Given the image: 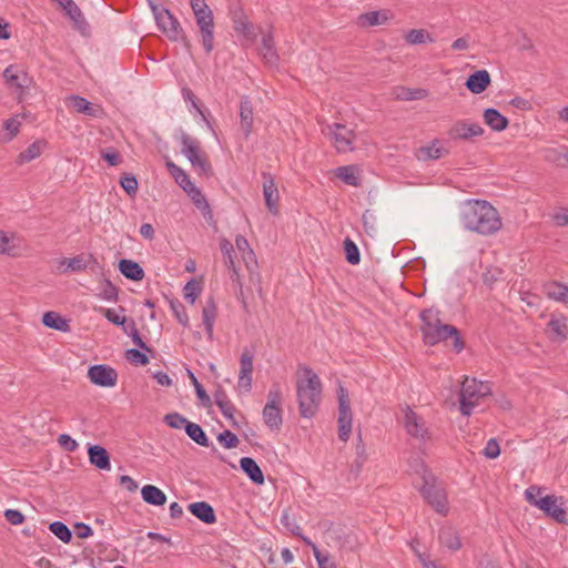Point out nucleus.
<instances>
[{
  "instance_id": "obj_1",
  "label": "nucleus",
  "mask_w": 568,
  "mask_h": 568,
  "mask_svg": "<svg viewBox=\"0 0 568 568\" xmlns=\"http://www.w3.org/2000/svg\"><path fill=\"white\" fill-rule=\"evenodd\" d=\"M460 219L465 229L480 235H491L501 227L498 211L485 200L467 201L462 209Z\"/></svg>"
},
{
  "instance_id": "obj_2",
  "label": "nucleus",
  "mask_w": 568,
  "mask_h": 568,
  "mask_svg": "<svg viewBox=\"0 0 568 568\" xmlns=\"http://www.w3.org/2000/svg\"><path fill=\"white\" fill-rule=\"evenodd\" d=\"M439 314L440 312L435 308H427L420 312L419 318L423 323L420 331L424 343L434 346L452 338L455 352L460 353L465 347V343L459 331L450 324H443Z\"/></svg>"
},
{
  "instance_id": "obj_3",
  "label": "nucleus",
  "mask_w": 568,
  "mask_h": 568,
  "mask_svg": "<svg viewBox=\"0 0 568 568\" xmlns=\"http://www.w3.org/2000/svg\"><path fill=\"white\" fill-rule=\"evenodd\" d=\"M303 376L296 381V397L300 415L312 418L317 413L323 393V384L318 375L308 366L300 367Z\"/></svg>"
},
{
  "instance_id": "obj_4",
  "label": "nucleus",
  "mask_w": 568,
  "mask_h": 568,
  "mask_svg": "<svg viewBox=\"0 0 568 568\" xmlns=\"http://www.w3.org/2000/svg\"><path fill=\"white\" fill-rule=\"evenodd\" d=\"M490 392L491 389L488 383L466 377L459 393L462 414L469 416L474 407L478 404V400L488 396Z\"/></svg>"
},
{
  "instance_id": "obj_5",
  "label": "nucleus",
  "mask_w": 568,
  "mask_h": 568,
  "mask_svg": "<svg viewBox=\"0 0 568 568\" xmlns=\"http://www.w3.org/2000/svg\"><path fill=\"white\" fill-rule=\"evenodd\" d=\"M422 480L423 485L420 486L419 491L424 499L435 509L436 513L446 516L449 508L445 489L437 484L434 475L427 469H424Z\"/></svg>"
},
{
  "instance_id": "obj_6",
  "label": "nucleus",
  "mask_w": 568,
  "mask_h": 568,
  "mask_svg": "<svg viewBox=\"0 0 568 568\" xmlns=\"http://www.w3.org/2000/svg\"><path fill=\"white\" fill-rule=\"evenodd\" d=\"M196 24L202 36V44L206 53H210L213 45L214 20L213 12L206 4L205 0H190Z\"/></svg>"
},
{
  "instance_id": "obj_7",
  "label": "nucleus",
  "mask_w": 568,
  "mask_h": 568,
  "mask_svg": "<svg viewBox=\"0 0 568 568\" xmlns=\"http://www.w3.org/2000/svg\"><path fill=\"white\" fill-rule=\"evenodd\" d=\"M181 143L182 153L189 159L193 168L197 170L200 174L209 176L212 173V166L206 155L201 151L200 141L182 132Z\"/></svg>"
},
{
  "instance_id": "obj_8",
  "label": "nucleus",
  "mask_w": 568,
  "mask_h": 568,
  "mask_svg": "<svg viewBox=\"0 0 568 568\" xmlns=\"http://www.w3.org/2000/svg\"><path fill=\"white\" fill-rule=\"evenodd\" d=\"M282 392L278 384H273L267 393V402L263 408V419L271 430H280L283 424Z\"/></svg>"
},
{
  "instance_id": "obj_9",
  "label": "nucleus",
  "mask_w": 568,
  "mask_h": 568,
  "mask_svg": "<svg viewBox=\"0 0 568 568\" xmlns=\"http://www.w3.org/2000/svg\"><path fill=\"white\" fill-rule=\"evenodd\" d=\"M338 438L347 442L352 432L353 414L351 409V402L348 390L343 385L338 386Z\"/></svg>"
},
{
  "instance_id": "obj_10",
  "label": "nucleus",
  "mask_w": 568,
  "mask_h": 568,
  "mask_svg": "<svg viewBox=\"0 0 568 568\" xmlns=\"http://www.w3.org/2000/svg\"><path fill=\"white\" fill-rule=\"evenodd\" d=\"M154 14L159 28L171 39L176 41L180 38L182 29L179 21L164 7L156 6L152 0H148Z\"/></svg>"
},
{
  "instance_id": "obj_11",
  "label": "nucleus",
  "mask_w": 568,
  "mask_h": 568,
  "mask_svg": "<svg viewBox=\"0 0 568 568\" xmlns=\"http://www.w3.org/2000/svg\"><path fill=\"white\" fill-rule=\"evenodd\" d=\"M327 134L331 141L334 143L337 152H348L354 149L353 144L355 134L351 129L346 128L344 124L334 123L327 125Z\"/></svg>"
},
{
  "instance_id": "obj_12",
  "label": "nucleus",
  "mask_w": 568,
  "mask_h": 568,
  "mask_svg": "<svg viewBox=\"0 0 568 568\" xmlns=\"http://www.w3.org/2000/svg\"><path fill=\"white\" fill-rule=\"evenodd\" d=\"M484 132L483 126L478 123L470 122L469 120H458L452 124L447 135L453 141H470L474 138L481 136Z\"/></svg>"
},
{
  "instance_id": "obj_13",
  "label": "nucleus",
  "mask_w": 568,
  "mask_h": 568,
  "mask_svg": "<svg viewBox=\"0 0 568 568\" xmlns=\"http://www.w3.org/2000/svg\"><path fill=\"white\" fill-rule=\"evenodd\" d=\"M562 497H558L556 495H547L545 497H540L538 503H536V507L542 510L548 517L555 519L559 524H566L567 513L562 508Z\"/></svg>"
},
{
  "instance_id": "obj_14",
  "label": "nucleus",
  "mask_w": 568,
  "mask_h": 568,
  "mask_svg": "<svg viewBox=\"0 0 568 568\" xmlns=\"http://www.w3.org/2000/svg\"><path fill=\"white\" fill-rule=\"evenodd\" d=\"M88 378L97 386L113 387L118 382V373L109 365L97 364L89 367Z\"/></svg>"
},
{
  "instance_id": "obj_15",
  "label": "nucleus",
  "mask_w": 568,
  "mask_h": 568,
  "mask_svg": "<svg viewBox=\"0 0 568 568\" xmlns=\"http://www.w3.org/2000/svg\"><path fill=\"white\" fill-rule=\"evenodd\" d=\"M254 351L244 348L240 357L239 387L250 392L252 388Z\"/></svg>"
},
{
  "instance_id": "obj_16",
  "label": "nucleus",
  "mask_w": 568,
  "mask_h": 568,
  "mask_svg": "<svg viewBox=\"0 0 568 568\" xmlns=\"http://www.w3.org/2000/svg\"><path fill=\"white\" fill-rule=\"evenodd\" d=\"M263 176V193L265 197V204L268 209V211L276 215L278 213L277 209V202L280 199V193L277 190V186L275 184V181L272 176V174L264 172L262 174Z\"/></svg>"
},
{
  "instance_id": "obj_17",
  "label": "nucleus",
  "mask_w": 568,
  "mask_h": 568,
  "mask_svg": "<svg viewBox=\"0 0 568 568\" xmlns=\"http://www.w3.org/2000/svg\"><path fill=\"white\" fill-rule=\"evenodd\" d=\"M404 427L406 432L416 438L425 439L427 437V428L423 419L410 408L407 407L404 416Z\"/></svg>"
},
{
  "instance_id": "obj_18",
  "label": "nucleus",
  "mask_w": 568,
  "mask_h": 568,
  "mask_svg": "<svg viewBox=\"0 0 568 568\" xmlns=\"http://www.w3.org/2000/svg\"><path fill=\"white\" fill-rule=\"evenodd\" d=\"M448 153L449 151L442 145V142L434 139L429 144L418 148L415 151V156L418 161L428 162L438 160Z\"/></svg>"
},
{
  "instance_id": "obj_19",
  "label": "nucleus",
  "mask_w": 568,
  "mask_h": 568,
  "mask_svg": "<svg viewBox=\"0 0 568 568\" xmlns=\"http://www.w3.org/2000/svg\"><path fill=\"white\" fill-rule=\"evenodd\" d=\"M3 78L10 89H16L19 91L28 88L30 83L28 74L17 65L12 64L6 68L3 71Z\"/></svg>"
},
{
  "instance_id": "obj_20",
  "label": "nucleus",
  "mask_w": 568,
  "mask_h": 568,
  "mask_svg": "<svg viewBox=\"0 0 568 568\" xmlns=\"http://www.w3.org/2000/svg\"><path fill=\"white\" fill-rule=\"evenodd\" d=\"M490 81V74L487 70H477L467 78L465 87L471 93L480 94L489 87Z\"/></svg>"
},
{
  "instance_id": "obj_21",
  "label": "nucleus",
  "mask_w": 568,
  "mask_h": 568,
  "mask_svg": "<svg viewBox=\"0 0 568 568\" xmlns=\"http://www.w3.org/2000/svg\"><path fill=\"white\" fill-rule=\"evenodd\" d=\"M240 123L244 136L247 138L251 134L253 128V105L247 95H244L241 99Z\"/></svg>"
},
{
  "instance_id": "obj_22",
  "label": "nucleus",
  "mask_w": 568,
  "mask_h": 568,
  "mask_svg": "<svg viewBox=\"0 0 568 568\" xmlns=\"http://www.w3.org/2000/svg\"><path fill=\"white\" fill-rule=\"evenodd\" d=\"M89 460L92 465L101 470H110V455L108 450L100 445H91L88 448Z\"/></svg>"
},
{
  "instance_id": "obj_23",
  "label": "nucleus",
  "mask_w": 568,
  "mask_h": 568,
  "mask_svg": "<svg viewBox=\"0 0 568 568\" xmlns=\"http://www.w3.org/2000/svg\"><path fill=\"white\" fill-rule=\"evenodd\" d=\"M190 513L204 524L212 525L216 521L213 507L206 501H196L189 505Z\"/></svg>"
},
{
  "instance_id": "obj_24",
  "label": "nucleus",
  "mask_w": 568,
  "mask_h": 568,
  "mask_svg": "<svg viewBox=\"0 0 568 568\" xmlns=\"http://www.w3.org/2000/svg\"><path fill=\"white\" fill-rule=\"evenodd\" d=\"M240 467L243 473L256 485H263L265 481L264 474L257 463L251 457H242Z\"/></svg>"
},
{
  "instance_id": "obj_25",
  "label": "nucleus",
  "mask_w": 568,
  "mask_h": 568,
  "mask_svg": "<svg viewBox=\"0 0 568 568\" xmlns=\"http://www.w3.org/2000/svg\"><path fill=\"white\" fill-rule=\"evenodd\" d=\"M217 315V307L213 296H210L202 311V320L209 339L213 337V326Z\"/></svg>"
},
{
  "instance_id": "obj_26",
  "label": "nucleus",
  "mask_w": 568,
  "mask_h": 568,
  "mask_svg": "<svg viewBox=\"0 0 568 568\" xmlns=\"http://www.w3.org/2000/svg\"><path fill=\"white\" fill-rule=\"evenodd\" d=\"M118 266L121 274L131 281H142L145 275L142 266L132 260L122 258Z\"/></svg>"
},
{
  "instance_id": "obj_27",
  "label": "nucleus",
  "mask_w": 568,
  "mask_h": 568,
  "mask_svg": "<svg viewBox=\"0 0 568 568\" xmlns=\"http://www.w3.org/2000/svg\"><path fill=\"white\" fill-rule=\"evenodd\" d=\"M485 123L494 131H504L507 129L509 121L498 110L488 108L484 111Z\"/></svg>"
},
{
  "instance_id": "obj_28",
  "label": "nucleus",
  "mask_w": 568,
  "mask_h": 568,
  "mask_svg": "<svg viewBox=\"0 0 568 568\" xmlns=\"http://www.w3.org/2000/svg\"><path fill=\"white\" fill-rule=\"evenodd\" d=\"M70 104L78 113H83L93 118H98L102 111L101 108L94 106L91 102L80 95H71Z\"/></svg>"
},
{
  "instance_id": "obj_29",
  "label": "nucleus",
  "mask_w": 568,
  "mask_h": 568,
  "mask_svg": "<svg viewBox=\"0 0 568 568\" xmlns=\"http://www.w3.org/2000/svg\"><path fill=\"white\" fill-rule=\"evenodd\" d=\"M142 499L152 506H162L166 503V495L154 485H145L141 489Z\"/></svg>"
},
{
  "instance_id": "obj_30",
  "label": "nucleus",
  "mask_w": 568,
  "mask_h": 568,
  "mask_svg": "<svg viewBox=\"0 0 568 568\" xmlns=\"http://www.w3.org/2000/svg\"><path fill=\"white\" fill-rule=\"evenodd\" d=\"M261 55L270 65H275L278 61V54L275 50L272 32L264 34L262 38Z\"/></svg>"
},
{
  "instance_id": "obj_31",
  "label": "nucleus",
  "mask_w": 568,
  "mask_h": 568,
  "mask_svg": "<svg viewBox=\"0 0 568 568\" xmlns=\"http://www.w3.org/2000/svg\"><path fill=\"white\" fill-rule=\"evenodd\" d=\"M548 328L550 331V338L555 342H564L567 338L568 325L564 316L551 317L548 322Z\"/></svg>"
},
{
  "instance_id": "obj_32",
  "label": "nucleus",
  "mask_w": 568,
  "mask_h": 568,
  "mask_svg": "<svg viewBox=\"0 0 568 568\" xmlns=\"http://www.w3.org/2000/svg\"><path fill=\"white\" fill-rule=\"evenodd\" d=\"M42 324L49 328H53L63 333L70 331L69 322L59 313L53 311H49L43 314Z\"/></svg>"
},
{
  "instance_id": "obj_33",
  "label": "nucleus",
  "mask_w": 568,
  "mask_h": 568,
  "mask_svg": "<svg viewBox=\"0 0 568 568\" xmlns=\"http://www.w3.org/2000/svg\"><path fill=\"white\" fill-rule=\"evenodd\" d=\"M64 11L65 14L73 21L74 28L78 31L84 36L89 33L90 26L87 22L81 9L75 3L65 8Z\"/></svg>"
},
{
  "instance_id": "obj_34",
  "label": "nucleus",
  "mask_w": 568,
  "mask_h": 568,
  "mask_svg": "<svg viewBox=\"0 0 568 568\" xmlns=\"http://www.w3.org/2000/svg\"><path fill=\"white\" fill-rule=\"evenodd\" d=\"M388 19L387 10L369 11L361 14L358 18L359 23L367 27L385 24Z\"/></svg>"
},
{
  "instance_id": "obj_35",
  "label": "nucleus",
  "mask_w": 568,
  "mask_h": 568,
  "mask_svg": "<svg viewBox=\"0 0 568 568\" xmlns=\"http://www.w3.org/2000/svg\"><path fill=\"white\" fill-rule=\"evenodd\" d=\"M394 94L397 100L400 101H414L422 100L428 95V91L425 89H409L405 87H398L395 89Z\"/></svg>"
},
{
  "instance_id": "obj_36",
  "label": "nucleus",
  "mask_w": 568,
  "mask_h": 568,
  "mask_svg": "<svg viewBox=\"0 0 568 568\" xmlns=\"http://www.w3.org/2000/svg\"><path fill=\"white\" fill-rule=\"evenodd\" d=\"M545 294L554 301L568 303V286L558 282L546 285Z\"/></svg>"
},
{
  "instance_id": "obj_37",
  "label": "nucleus",
  "mask_w": 568,
  "mask_h": 568,
  "mask_svg": "<svg viewBox=\"0 0 568 568\" xmlns=\"http://www.w3.org/2000/svg\"><path fill=\"white\" fill-rule=\"evenodd\" d=\"M91 260H92L91 255L85 256L84 254H79V255H77L74 257H71V258H63V260H61L60 264L67 266L64 272H67V271L81 272V271H84L88 267L89 262Z\"/></svg>"
},
{
  "instance_id": "obj_38",
  "label": "nucleus",
  "mask_w": 568,
  "mask_h": 568,
  "mask_svg": "<svg viewBox=\"0 0 568 568\" xmlns=\"http://www.w3.org/2000/svg\"><path fill=\"white\" fill-rule=\"evenodd\" d=\"M354 165H344L336 169V176L345 184L351 186H359L361 180Z\"/></svg>"
},
{
  "instance_id": "obj_39",
  "label": "nucleus",
  "mask_w": 568,
  "mask_h": 568,
  "mask_svg": "<svg viewBox=\"0 0 568 568\" xmlns=\"http://www.w3.org/2000/svg\"><path fill=\"white\" fill-rule=\"evenodd\" d=\"M184 191L191 197L193 204L199 210H201L204 215L206 213H209V214L211 213L210 205L199 187H196L194 184H192L190 187L184 186Z\"/></svg>"
},
{
  "instance_id": "obj_40",
  "label": "nucleus",
  "mask_w": 568,
  "mask_h": 568,
  "mask_svg": "<svg viewBox=\"0 0 568 568\" xmlns=\"http://www.w3.org/2000/svg\"><path fill=\"white\" fill-rule=\"evenodd\" d=\"M438 538L440 544L450 550H458L462 547L458 534L452 528L440 529Z\"/></svg>"
},
{
  "instance_id": "obj_41",
  "label": "nucleus",
  "mask_w": 568,
  "mask_h": 568,
  "mask_svg": "<svg viewBox=\"0 0 568 568\" xmlns=\"http://www.w3.org/2000/svg\"><path fill=\"white\" fill-rule=\"evenodd\" d=\"M185 433L197 445L203 447L210 446L209 438L203 428L199 424L192 422L187 423V425H185Z\"/></svg>"
},
{
  "instance_id": "obj_42",
  "label": "nucleus",
  "mask_w": 568,
  "mask_h": 568,
  "mask_svg": "<svg viewBox=\"0 0 568 568\" xmlns=\"http://www.w3.org/2000/svg\"><path fill=\"white\" fill-rule=\"evenodd\" d=\"M44 145H45V143L43 141H36L33 143H31L24 151H22L19 154V156H18L19 163H28V162L37 159L38 156H40V154L43 151Z\"/></svg>"
},
{
  "instance_id": "obj_43",
  "label": "nucleus",
  "mask_w": 568,
  "mask_h": 568,
  "mask_svg": "<svg viewBox=\"0 0 568 568\" xmlns=\"http://www.w3.org/2000/svg\"><path fill=\"white\" fill-rule=\"evenodd\" d=\"M166 168L170 174L173 176L175 182L184 190L185 187H190L193 183L191 182L189 175L182 170L179 165H176L172 161H166Z\"/></svg>"
},
{
  "instance_id": "obj_44",
  "label": "nucleus",
  "mask_w": 568,
  "mask_h": 568,
  "mask_svg": "<svg viewBox=\"0 0 568 568\" xmlns=\"http://www.w3.org/2000/svg\"><path fill=\"white\" fill-rule=\"evenodd\" d=\"M405 40L409 44H423L434 42L430 33L424 29H412L405 34Z\"/></svg>"
},
{
  "instance_id": "obj_45",
  "label": "nucleus",
  "mask_w": 568,
  "mask_h": 568,
  "mask_svg": "<svg viewBox=\"0 0 568 568\" xmlns=\"http://www.w3.org/2000/svg\"><path fill=\"white\" fill-rule=\"evenodd\" d=\"M98 296L108 302H116L119 300V288L108 278H104Z\"/></svg>"
},
{
  "instance_id": "obj_46",
  "label": "nucleus",
  "mask_w": 568,
  "mask_h": 568,
  "mask_svg": "<svg viewBox=\"0 0 568 568\" xmlns=\"http://www.w3.org/2000/svg\"><path fill=\"white\" fill-rule=\"evenodd\" d=\"M281 524L295 537H300L304 540L306 538L300 525L296 523L295 518L291 516L288 510H284L281 516Z\"/></svg>"
},
{
  "instance_id": "obj_47",
  "label": "nucleus",
  "mask_w": 568,
  "mask_h": 568,
  "mask_svg": "<svg viewBox=\"0 0 568 568\" xmlns=\"http://www.w3.org/2000/svg\"><path fill=\"white\" fill-rule=\"evenodd\" d=\"M170 307L178 320V322L184 326H189V315L185 311L184 305L176 298H168Z\"/></svg>"
},
{
  "instance_id": "obj_48",
  "label": "nucleus",
  "mask_w": 568,
  "mask_h": 568,
  "mask_svg": "<svg viewBox=\"0 0 568 568\" xmlns=\"http://www.w3.org/2000/svg\"><path fill=\"white\" fill-rule=\"evenodd\" d=\"M50 531L61 541L68 544L72 539V532L62 521H53L49 525Z\"/></svg>"
},
{
  "instance_id": "obj_49",
  "label": "nucleus",
  "mask_w": 568,
  "mask_h": 568,
  "mask_svg": "<svg viewBox=\"0 0 568 568\" xmlns=\"http://www.w3.org/2000/svg\"><path fill=\"white\" fill-rule=\"evenodd\" d=\"M344 251L346 261L352 265H357L361 262V253L355 244L349 237H346L344 241Z\"/></svg>"
},
{
  "instance_id": "obj_50",
  "label": "nucleus",
  "mask_w": 568,
  "mask_h": 568,
  "mask_svg": "<svg viewBox=\"0 0 568 568\" xmlns=\"http://www.w3.org/2000/svg\"><path fill=\"white\" fill-rule=\"evenodd\" d=\"M189 377L192 381V384L195 388L196 396L201 400L202 405L204 407H210L212 405V400H211V397L205 392L202 384L197 381V378L191 371H189Z\"/></svg>"
},
{
  "instance_id": "obj_51",
  "label": "nucleus",
  "mask_w": 568,
  "mask_h": 568,
  "mask_svg": "<svg viewBox=\"0 0 568 568\" xmlns=\"http://www.w3.org/2000/svg\"><path fill=\"white\" fill-rule=\"evenodd\" d=\"M201 292H202V286L200 284V282H197L195 280H191L184 286V298L190 304H194Z\"/></svg>"
},
{
  "instance_id": "obj_52",
  "label": "nucleus",
  "mask_w": 568,
  "mask_h": 568,
  "mask_svg": "<svg viewBox=\"0 0 568 568\" xmlns=\"http://www.w3.org/2000/svg\"><path fill=\"white\" fill-rule=\"evenodd\" d=\"M120 185L130 196H135L139 189V183L133 174H124L120 178Z\"/></svg>"
},
{
  "instance_id": "obj_53",
  "label": "nucleus",
  "mask_w": 568,
  "mask_h": 568,
  "mask_svg": "<svg viewBox=\"0 0 568 568\" xmlns=\"http://www.w3.org/2000/svg\"><path fill=\"white\" fill-rule=\"evenodd\" d=\"M234 30L239 33L244 34L245 37H251L253 34V26L247 21V19L243 14H234L233 18Z\"/></svg>"
},
{
  "instance_id": "obj_54",
  "label": "nucleus",
  "mask_w": 568,
  "mask_h": 568,
  "mask_svg": "<svg viewBox=\"0 0 568 568\" xmlns=\"http://www.w3.org/2000/svg\"><path fill=\"white\" fill-rule=\"evenodd\" d=\"M304 542L312 547V550H313L314 557L317 561L318 568H336L335 564L328 565V556L322 554L320 551V549L317 548V546L314 542H312L311 539L304 538Z\"/></svg>"
},
{
  "instance_id": "obj_55",
  "label": "nucleus",
  "mask_w": 568,
  "mask_h": 568,
  "mask_svg": "<svg viewBox=\"0 0 568 568\" xmlns=\"http://www.w3.org/2000/svg\"><path fill=\"white\" fill-rule=\"evenodd\" d=\"M164 423L171 428L181 429L190 422L179 413H169L164 416Z\"/></svg>"
},
{
  "instance_id": "obj_56",
  "label": "nucleus",
  "mask_w": 568,
  "mask_h": 568,
  "mask_svg": "<svg viewBox=\"0 0 568 568\" xmlns=\"http://www.w3.org/2000/svg\"><path fill=\"white\" fill-rule=\"evenodd\" d=\"M129 336H131L132 342L141 349L151 353L152 349L146 345V343L142 339V337L139 334V331L135 326V323L133 320H131V327L130 331L124 327L123 329Z\"/></svg>"
},
{
  "instance_id": "obj_57",
  "label": "nucleus",
  "mask_w": 568,
  "mask_h": 568,
  "mask_svg": "<svg viewBox=\"0 0 568 568\" xmlns=\"http://www.w3.org/2000/svg\"><path fill=\"white\" fill-rule=\"evenodd\" d=\"M564 148L565 146H558V148H548L545 150V160L554 163L558 166H561L564 163Z\"/></svg>"
},
{
  "instance_id": "obj_58",
  "label": "nucleus",
  "mask_w": 568,
  "mask_h": 568,
  "mask_svg": "<svg viewBox=\"0 0 568 568\" xmlns=\"http://www.w3.org/2000/svg\"><path fill=\"white\" fill-rule=\"evenodd\" d=\"M101 158L111 166H116L122 163L121 154L113 148L101 150Z\"/></svg>"
},
{
  "instance_id": "obj_59",
  "label": "nucleus",
  "mask_w": 568,
  "mask_h": 568,
  "mask_svg": "<svg viewBox=\"0 0 568 568\" xmlns=\"http://www.w3.org/2000/svg\"><path fill=\"white\" fill-rule=\"evenodd\" d=\"M99 312L112 324L116 325V326H122L123 328L125 327L124 324L126 322V318L124 316H120L119 314H116V312L112 308H105V307H100L99 308Z\"/></svg>"
},
{
  "instance_id": "obj_60",
  "label": "nucleus",
  "mask_w": 568,
  "mask_h": 568,
  "mask_svg": "<svg viewBox=\"0 0 568 568\" xmlns=\"http://www.w3.org/2000/svg\"><path fill=\"white\" fill-rule=\"evenodd\" d=\"M126 359L130 361L134 365L145 366L149 364V357L136 348H131L126 351Z\"/></svg>"
},
{
  "instance_id": "obj_61",
  "label": "nucleus",
  "mask_w": 568,
  "mask_h": 568,
  "mask_svg": "<svg viewBox=\"0 0 568 568\" xmlns=\"http://www.w3.org/2000/svg\"><path fill=\"white\" fill-rule=\"evenodd\" d=\"M217 440L227 449L234 448L239 445V438L231 430H224L223 433L219 434Z\"/></svg>"
},
{
  "instance_id": "obj_62",
  "label": "nucleus",
  "mask_w": 568,
  "mask_h": 568,
  "mask_svg": "<svg viewBox=\"0 0 568 568\" xmlns=\"http://www.w3.org/2000/svg\"><path fill=\"white\" fill-rule=\"evenodd\" d=\"M13 240L7 236L3 232H0V253L14 255L16 245L12 244Z\"/></svg>"
},
{
  "instance_id": "obj_63",
  "label": "nucleus",
  "mask_w": 568,
  "mask_h": 568,
  "mask_svg": "<svg viewBox=\"0 0 568 568\" xmlns=\"http://www.w3.org/2000/svg\"><path fill=\"white\" fill-rule=\"evenodd\" d=\"M483 454L485 455V457H487L489 459L497 458L500 455V447H499L497 439L490 438L487 442Z\"/></svg>"
},
{
  "instance_id": "obj_64",
  "label": "nucleus",
  "mask_w": 568,
  "mask_h": 568,
  "mask_svg": "<svg viewBox=\"0 0 568 568\" xmlns=\"http://www.w3.org/2000/svg\"><path fill=\"white\" fill-rule=\"evenodd\" d=\"M3 516L8 523L14 526L23 524L26 519L24 515L18 509H7Z\"/></svg>"
}]
</instances>
